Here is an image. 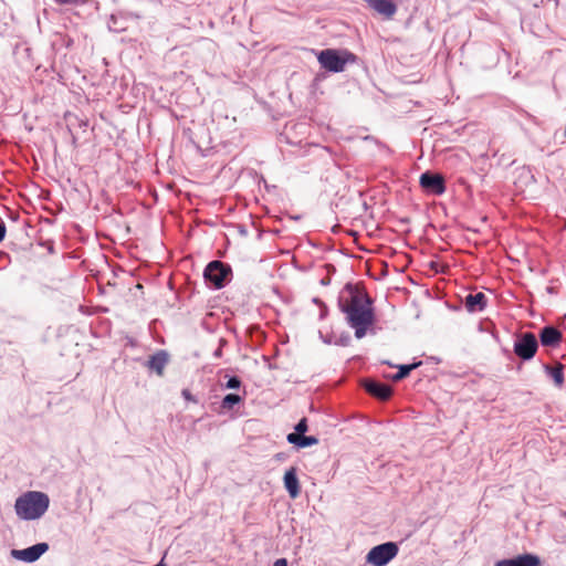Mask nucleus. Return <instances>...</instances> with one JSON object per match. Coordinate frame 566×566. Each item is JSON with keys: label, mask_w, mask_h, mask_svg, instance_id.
<instances>
[{"label": "nucleus", "mask_w": 566, "mask_h": 566, "mask_svg": "<svg viewBox=\"0 0 566 566\" xmlns=\"http://www.w3.org/2000/svg\"><path fill=\"white\" fill-rule=\"evenodd\" d=\"M273 566H287V560L285 558H279L274 562Z\"/></svg>", "instance_id": "nucleus-25"}, {"label": "nucleus", "mask_w": 566, "mask_h": 566, "mask_svg": "<svg viewBox=\"0 0 566 566\" xmlns=\"http://www.w3.org/2000/svg\"><path fill=\"white\" fill-rule=\"evenodd\" d=\"M56 3L60 4H74V6H81L85 3V0H54Z\"/></svg>", "instance_id": "nucleus-23"}, {"label": "nucleus", "mask_w": 566, "mask_h": 566, "mask_svg": "<svg viewBox=\"0 0 566 566\" xmlns=\"http://www.w3.org/2000/svg\"><path fill=\"white\" fill-rule=\"evenodd\" d=\"M307 420L306 418H302L298 423L295 426V432L294 433H298V434H304V432L307 431Z\"/></svg>", "instance_id": "nucleus-22"}, {"label": "nucleus", "mask_w": 566, "mask_h": 566, "mask_svg": "<svg viewBox=\"0 0 566 566\" xmlns=\"http://www.w3.org/2000/svg\"><path fill=\"white\" fill-rule=\"evenodd\" d=\"M49 496L39 491H29L15 501L17 515L27 521L40 518L49 509Z\"/></svg>", "instance_id": "nucleus-2"}, {"label": "nucleus", "mask_w": 566, "mask_h": 566, "mask_svg": "<svg viewBox=\"0 0 566 566\" xmlns=\"http://www.w3.org/2000/svg\"><path fill=\"white\" fill-rule=\"evenodd\" d=\"M284 486L291 499H296L301 493L300 482L296 475V469L290 468L284 474Z\"/></svg>", "instance_id": "nucleus-13"}, {"label": "nucleus", "mask_w": 566, "mask_h": 566, "mask_svg": "<svg viewBox=\"0 0 566 566\" xmlns=\"http://www.w3.org/2000/svg\"><path fill=\"white\" fill-rule=\"evenodd\" d=\"M169 360L170 356L166 350H158L148 358L146 366L150 371L161 376Z\"/></svg>", "instance_id": "nucleus-10"}, {"label": "nucleus", "mask_w": 566, "mask_h": 566, "mask_svg": "<svg viewBox=\"0 0 566 566\" xmlns=\"http://www.w3.org/2000/svg\"><path fill=\"white\" fill-rule=\"evenodd\" d=\"M377 400L387 401L391 398L394 391H369Z\"/></svg>", "instance_id": "nucleus-21"}, {"label": "nucleus", "mask_w": 566, "mask_h": 566, "mask_svg": "<svg viewBox=\"0 0 566 566\" xmlns=\"http://www.w3.org/2000/svg\"><path fill=\"white\" fill-rule=\"evenodd\" d=\"M338 307L358 339L365 337L375 324L373 300L363 289L347 284L339 293Z\"/></svg>", "instance_id": "nucleus-1"}, {"label": "nucleus", "mask_w": 566, "mask_h": 566, "mask_svg": "<svg viewBox=\"0 0 566 566\" xmlns=\"http://www.w3.org/2000/svg\"><path fill=\"white\" fill-rule=\"evenodd\" d=\"M494 566H541V559L533 554H523L514 558L499 560Z\"/></svg>", "instance_id": "nucleus-9"}, {"label": "nucleus", "mask_w": 566, "mask_h": 566, "mask_svg": "<svg viewBox=\"0 0 566 566\" xmlns=\"http://www.w3.org/2000/svg\"><path fill=\"white\" fill-rule=\"evenodd\" d=\"M286 439L290 443L298 448H306L318 443L317 438L298 433H289Z\"/></svg>", "instance_id": "nucleus-17"}, {"label": "nucleus", "mask_w": 566, "mask_h": 566, "mask_svg": "<svg viewBox=\"0 0 566 566\" xmlns=\"http://www.w3.org/2000/svg\"><path fill=\"white\" fill-rule=\"evenodd\" d=\"M420 186L429 193L440 196L446 191L444 178L439 174L424 172L420 176Z\"/></svg>", "instance_id": "nucleus-7"}, {"label": "nucleus", "mask_w": 566, "mask_h": 566, "mask_svg": "<svg viewBox=\"0 0 566 566\" xmlns=\"http://www.w3.org/2000/svg\"><path fill=\"white\" fill-rule=\"evenodd\" d=\"M48 549L49 545L46 543H39L24 549H13L11 555L19 560L33 563L38 560Z\"/></svg>", "instance_id": "nucleus-8"}, {"label": "nucleus", "mask_w": 566, "mask_h": 566, "mask_svg": "<svg viewBox=\"0 0 566 566\" xmlns=\"http://www.w3.org/2000/svg\"><path fill=\"white\" fill-rule=\"evenodd\" d=\"M538 348V342L533 333H524L517 337L514 343V353L523 360H530L534 357Z\"/></svg>", "instance_id": "nucleus-6"}, {"label": "nucleus", "mask_w": 566, "mask_h": 566, "mask_svg": "<svg viewBox=\"0 0 566 566\" xmlns=\"http://www.w3.org/2000/svg\"><path fill=\"white\" fill-rule=\"evenodd\" d=\"M218 382L220 386H226L227 389H238L241 385L239 377L230 375L228 370L218 373Z\"/></svg>", "instance_id": "nucleus-18"}, {"label": "nucleus", "mask_w": 566, "mask_h": 566, "mask_svg": "<svg viewBox=\"0 0 566 566\" xmlns=\"http://www.w3.org/2000/svg\"><path fill=\"white\" fill-rule=\"evenodd\" d=\"M205 280L214 289H222L232 279V269L229 264L222 261H211L205 269Z\"/></svg>", "instance_id": "nucleus-4"}, {"label": "nucleus", "mask_w": 566, "mask_h": 566, "mask_svg": "<svg viewBox=\"0 0 566 566\" xmlns=\"http://www.w3.org/2000/svg\"><path fill=\"white\" fill-rule=\"evenodd\" d=\"M363 389H391L388 385L380 384L378 381H375L373 379H366L364 381V388Z\"/></svg>", "instance_id": "nucleus-19"}, {"label": "nucleus", "mask_w": 566, "mask_h": 566, "mask_svg": "<svg viewBox=\"0 0 566 566\" xmlns=\"http://www.w3.org/2000/svg\"><path fill=\"white\" fill-rule=\"evenodd\" d=\"M399 552L395 542H387L374 546L366 555V562L373 566H386Z\"/></svg>", "instance_id": "nucleus-5"}, {"label": "nucleus", "mask_w": 566, "mask_h": 566, "mask_svg": "<svg viewBox=\"0 0 566 566\" xmlns=\"http://www.w3.org/2000/svg\"><path fill=\"white\" fill-rule=\"evenodd\" d=\"M369 8L382 17L390 19L397 11V6L392 0H365Z\"/></svg>", "instance_id": "nucleus-11"}, {"label": "nucleus", "mask_w": 566, "mask_h": 566, "mask_svg": "<svg viewBox=\"0 0 566 566\" xmlns=\"http://www.w3.org/2000/svg\"><path fill=\"white\" fill-rule=\"evenodd\" d=\"M464 306L470 313L481 312L486 306V296L484 293H470L464 298Z\"/></svg>", "instance_id": "nucleus-14"}, {"label": "nucleus", "mask_w": 566, "mask_h": 566, "mask_svg": "<svg viewBox=\"0 0 566 566\" xmlns=\"http://www.w3.org/2000/svg\"><path fill=\"white\" fill-rule=\"evenodd\" d=\"M562 338V333L553 326H545L539 333V340L542 345L546 347H557Z\"/></svg>", "instance_id": "nucleus-12"}, {"label": "nucleus", "mask_w": 566, "mask_h": 566, "mask_svg": "<svg viewBox=\"0 0 566 566\" xmlns=\"http://www.w3.org/2000/svg\"><path fill=\"white\" fill-rule=\"evenodd\" d=\"M6 232H7L6 223L3 221H1L0 222V242L3 241V239L6 237Z\"/></svg>", "instance_id": "nucleus-24"}, {"label": "nucleus", "mask_w": 566, "mask_h": 566, "mask_svg": "<svg viewBox=\"0 0 566 566\" xmlns=\"http://www.w3.org/2000/svg\"><path fill=\"white\" fill-rule=\"evenodd\" d=\"M317 60L323 69L329 72L339 73L345 70L347 63H354L356 55L349 51H337L326 49L319 52Z\"/></svg>", "instance_id": "nucleus-3"}, {"label": "nucleus", "mask_w": 566, "mask_h": 566, "mask_svg": "<svg viewBox=\"0 0 566 566\" xmlns=\"http://www.w3.org/2000/svg\"><path fill=\"white\" fill-rule=\"evenodd\" d=\"M545 373L548 378L552 379L555 387H562L564 385V367L560 364L554 366H545Z\"/></svg>", "instance_id": "nucleus-16"}, {"label": "nucleus", "mask_w": 566, "mask_h": 566, "mask_svg": "<svg viewBox=\"0 0 566 566\" xmlns=\"http://www.w3.org/2000/svg\"><path fill=\"white\" fill-rule=\"evenodd\" d=\"M241 400L240 396L230 394L223 398L222 407L231 409L233 405L238 403Z\"/></svg>", "instance_id": "nucleus-20"}, {"label": "nucleus", "mask_w": 566, "mask_h": 566, "mask_svg": "<svg viewBox=\"0 0 566 566\" xmlns=\"http://www.w3.org/2000/svg\"><path fill=\"white\" fill-rule=\"evenodd\" d=\"M187 399H189V391H184Z\"/></svg>", "instance_id": "nucleus-26"}, {"label": "nucleus", "mask_w": 566, "mask_h": 566, "mask_svg": "<svg viewBox=\"0 0 566 566\" xmlns=\"http://www.w3.org/2000/svg\"><path fill=\"white\" fill-rule=\"evenodd\" d=\"M422 365V361H415L412 364L407 365H398L396 366L398 370L396 373H384V377L390 379L394 382L401 380L407 377L412 370L417 369Z\"/></svg>", "instance_id": "nucleus-15"}]
</instances>
